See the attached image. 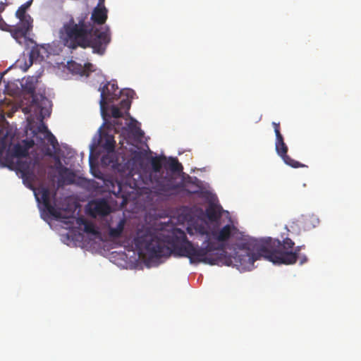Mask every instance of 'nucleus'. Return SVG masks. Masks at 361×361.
Returning a JSON list of instances; mask_svg holds the SVG:
<instances>
[{
	"instance_id": "nucleus-36",
	"label": "nucleus",
	"mask_w": 361,
	"mask_h": 361,
	"mask_svg": "<svg viewBox=\"0 0 361 361\" xmlns=\"http://www.w3.org/2000/svg\"><path fill=\"white\" fill-rule=\"evenodd\" d=\"M307 257H306L305 256H304V257L302 259V260H301L300 263H301V264H303V263H305V262H307Z\"/></svg>"
},
{
	"instance_id": "nucleus-37",
	"label": "nucleus",
	"mask_w": 361,
	"mask_h": 361,
	"mask_svg": "<svg viewBox=\"0 0 361 361\" xmlns=\"http://www.w3.org/2000/svg\"><path fill=\"white\" fill-rule=\"evenodd\" d=\"M39 164H40V163L39 162ZM36 166H38V167H41V168H42V166H41V164H39V165H37H37L35 166V168ZM42 170H43V169H42ZM42 173H44V171H42Z\"/></svg>"
},
{
	"instance_id": "nucleus-32",
	"label": "nucleus",
	"mask_w": 361,
	"mask_h": 361,
	"mask_svg": "<svg viewBox=\"0 0 361 361\" xmlns=\"http://www.w3.org/2000/svg\"><path fill=\"white\" fill-rule=\"evenodd\" d=\"M104 1L105 0H99V2L95 7L106 8L104 6Z\"/></svg>"
},
{
	"instance_id": "nucleus-1",
	"label": "nucleus",
	"mask_w": 361,
	"mask_h": 361,
	"mask_svg": "<svg viewBox=\"0 0 361 361\" xmlns=\"http://www.w3.org/2000/svg\"><path fill=\"white\" fill-rule=\"evenodd\" d=\"M195 230L200 234L207 235L204 247L195 246L188 240L185 233L179 228L176 229L171 235H164L160 231L146 226L137 229L133 243L140 256L149 266L158 265L160 259L168 257L171 254L188 257L190 263L219 264L220 257L213 252L222 251L223 247L211 241V232L207 226L197 225Z\"/></svg>"
},
{
	"instance_id": "nucleus-6",
	"label": "nucleus",
	"mask_w": 361,
	"mask_h": 361,
	"mask_svg": "<svg viewBox=\"0 0 361 361\" xmlns=\"http://www.w3.org/2000/svg\"><path fill=\"white\" fill-rule=\"evenodd\" d=\"M164 160H166V157L164 156L152 158L151 165L152 171L150 173L149 178H147L146 181L142 179V175L140 173L135 171L133 169L130 170L128 176H130L133 180V182H132L130 178L128 179L130 187L135 189H141L145 188L143 184L148 185L149 183H153L154 179L159 177L158 174L161 172L163 161Z\"/></svg>"
},
{
	"instance_id": "nucleus-7",
	"label": "nucleus",
	"mask_w": 361,
	"mask_h": 361,
	"mask_svg": "<svg viewBox=\"0 0 361 361\" xmlns=\"http://www.w3.org/2000/svg\"><path fill=\"white\" fill-rule=\"evenodd\" d=\"M43 116L40 119V123L37 129L33 131L35 142L37 147L47 156L52 157L53 151L50 149L45 140L56 149L59 146L58 141L55 136L48 130L47 126L42 121Z\"/></svg>"
},
{
	"instance_id": "nucleus-34",
	"label": "nucleus",
	"mask_w": 361,
	"mask_h": 361,
	"mask_svg": "<svg viewBox=\"0 0 361 361\" xmlns=\"http://www.w3.org/2000/svg\"><path fill=\"white\" fill-rule=\"evenodd\" d=\"M5 10V5L3 2H0V14Z\"/></svg>"
},
{
	"instance_id": "nucleus-2",
	"label": "nucleus",
	"mask_w": 361,
	"mask_h": 361,
	"mask_svg": "<svg viewBox=\"0 0 361 361\" xmlns=\"http://www.w3.org/2000/svg\"><path fill=\"white\" fill-rule=\"evenodd\" d=\"M294 245L289 238L282 241L271 238H245L237 244L239 250L235 252L234 262L243 269H250L261 257L274 264H293L296 262L300 251L305 247V245H299L293 250Z\"/></svg>"
},
{
	"instance_id": "nucleus-4",
	"label": "nucleus",
	"mask_w": 361,
	"mask_h": 361,
	"mask_svg": "<svg viewBox=\"0 0 361 361\" xmlns=\"http://www.w3.org/2000/svg\"><path fill=\"white\" fill-rule=\"evenodd\" d=\"M35 145L34 140H23L12 147V138L5 134L0 137V161L11 170L20 174L23 183L32 187L36 176L35 166L39 165V160H32L27 157L29 149Z\"/></svg>"
},
{
	"instance_id": "nucleus-31",
	"label": "nucleus",
	"mask_w": 361,
	"mask_h": 361,
	"mask_svg": "<svg viewBox=\"0 0 361 361\" xmlns=\"http://www.w3.org/2000/svg\"><path fill=\"white\" fill-rule=\"evenodd\" d=\"M274 133L276 135V140H283V137L281 133L280 129H276V130H274Z\"/></svg>"
},
{
	"instance_id": "nucleus-25",
	"label": "nucleus",
	"mask_w": 361,
	"mask_h": 361,
	"mask_svg": "<svg viewBox=\"0 0 361 361\" xmlns=\"http://www.w3.org/2000/svg\"><path fill=\"white\" fill-rule=\"evenodd\" d=\"M111 116L115 118H122L123 114L121 111V109L116 106H112L111 109Z\"/></svg>"
},
{
	"instance_id": "nucleus-8",
	"label": "nucleus",
	"mask_w": 361,
	"mask_h": 361,
	"mask_svg": "<svg viewBox=\"0 0 361 361\" xmlns=\"http://www.w3.org/2000/svg\"><path fill=\"white\" fill-rule=\"evenodd\" d=\"M152 188L158 195L169 196L183 187V183H175L172 177L163 176L162 174L154 179Z\"/></svg>"
},
{
	"instance_id": "nucleus-26",
	"label": "nucleus",
	"mask_w": 361,
	"mask_h": 361,
	"mask_svg": "<svg viewBox=\"0 0 361 361\" xmlns=\"http://www.w3.org/2000/svg\"><path fill=\"white\" fill-rule=\"evenodd\" d=\"M131 106V100L128 99H123L119 104V108L125 111H128Z\"/></svg>"
},
{
	"instance_id": "nucleus-19",
	"label": "nucleus",
	"mask_w": 361,
	"mask_h": 361,
	"mask_svg": "<svg viewBox=\"0 0 361 361\" xmlns=\"http://www.w3.org/2000/svg\"><path fill=\"white\" fill-rule=\"evenodd\" d=\"M206 215L209 221H216L221 216V212L215 205L210 204L206 209Z\"/></svg>"
},
{
	"instance_id": "nucleus-9",
	"label": "nucleus",
	"mask_w": 361,
	"mask_h": 361,
	"mask_svg": "<svg viewBox=\"0 0 361 361\" xmlns=\"http://www.w3.org/2000/svg\"><path fill=\"white\" fill-rule=\"evenodd\" d=\"M240 234L237 228L233 224H227L219 229H213L211 231L212 238L218 241L223 247L222 251H214V255L217 254L220 257V261L221 260V255L224 252V243L228 241L231 238H238V235ZM218 245V244H216Z\"/></svg>"
},
{
	"instance_id": "nucleus-27",
	"label": "nucleus",
	"mask_w": 361,
	"mask_h": 361,
	"mask_svg": "<svg viewBox=\"0 0 361 361\" xmlns=\"http://www.w3.org/2000/svg\"><path fill=\"white\" fill-rule=\"evenodd\" d=\"M129 128L135 136L141 137L143 135V132L140 127L137 126L136 124L131 123L129 126Z\"/></svg>"
},
{
	"instance_id": "nucleus-14",
	"label": "nucleus",
	"mask_w": 361,
	"mask_h": 361,
	"mask_svg": "<svg viewBox=\"0 0 361 361\" xmlns=\"http://www.w3.org/2000/svg\"><path fill=\"white\" fill-rule=\"evenodd\" d=\"M107 14L108 10L106 8L94 7L92 12L90 20H92L94 24L103 25L107 20Z\"/></svg>"
},
{
	"instance_id": "nucleus-5",
	"label": "nucleus",
	"mask_w": 361,
	"mask_h": 361,
	"mask_svg": "<svg viewBox=\"0 0 361 361\" xmlns=\"http://www.w3.org/2000/svg\"><path fill=\"white\" fill-rule=\"evenodd\" d=\"M32 1H27L21 5L16 12V17L19 19V23L15 25V28L13 30V37L20 44H22L21 39H25L32 30L33 20L29 14L26 13Z\"/></svg>"
},
{
	"instance_id": "nucleus-21",
	"label": "nucleus",
	"mask_w": 361,
	"mask_h": 361,
	"mask_svg": "<svg viewBox=\"0 0 361 361\" xmlns=\"http://www.w3.org/2000/svg\"><path fill=\"white\" fill-rule=\"evenodd\" d=\"M123 187L120 182H118L116 187L114 186L113 190L116 197L122 198V204H126L128 198V195L123 191Z\"/></svg>"
},
{
	"instance_id": "nucleus-15",
	"label": "nucleus",
	"mask_w": 361,
	"mask_h": 361,
	"mask_svg": "<svg viewBox=\"0 0 361 361\" xmlns=\"http://www.w3.org/2000/svg\"><path fill=\"white\" fill-rule=\"evenodd\" d=\"M70 68L81 76H88L90 73L94 71V66L90 63H87L84 66L74 63L70 65Z\"/></svg>"
},
{
	"instance_id": "nucleus-11",
	"label": "nucleus",
	"mask_w": 361,
	"mask_h": 361,
	"mask_svg": "<svg viewBox=\"0 0 361 361\" xmlns=\"http://www.w3.org/2000/svg\"><path fill=\"white\" fill-rule=\"evenodd\" d=\"M37 201L42 202V204L48 213L56 219L65 218L61 211L51 204V192L48 188L41 187L38 188L37 193H35Z\"/></svg>"
},
{
	"instance_id": "nucleus-20",
	"label": "nucleus",
	"mask_w": 361,
	"mask_h": 361,
	"mask_svg": "<svg viewBox=\"0 0 361 361\" xmlns=\"http://www.w3.org/2000/svg\"><path fill=\"white\" fill-rule=\"evenodd\" d=\"M115 144L114 137L111 135L106 134L104 137V142L102 146L107 152H111L114 150Z\"/></svg>"
},
{
	"instance_id": "nucleus-33",
	"label": "nucleus",
	"mask_w": 361,
	"mask_h": 361,
	"mask_svg": "<svg viewBox=\"0 0 361 361\" xmlns=\"http://www.w3.org/2000/svg\"><path fill=\"white\" fill-rule=\"evenodd\" d=\"M272 125L274 126V130H276V129H280V123H279L273 122Z\"/></svg>"
},
{
	"instance_id": "nucleus-13",
	"label": "nucleus",
	"mask_w": 361,
	"mask_h": 361,
	"mask_svg": "<svg viewBox=\"0 0 361 361\" xmlns=\"http://www.w3.org/2000/svg\"><path fill=\"white\" fill-rule=\"evenodd\" d=\"M275 147L277 154L283 159L286 164L293 168L306 167L307 166L300 162L294 160L288 155V146L284 142V140H276Z\"/></svg>"
},
{
	"instance_id": "nucleus-28",
	"label": "nucleus",
	"mask_w": 361,
	"mask_h": 361,
	"mask_svg": "<svg viewBox=\"0 0 361 361\" xmlns=\"http://www.w3.org/2000/svg\"><path fill=\"white\" fill-rule=\"evenodd\" d=\"M129 128L135 136L141 137L143 135V132L140 127L137 126L136 124L131 123L129 126Z\"/></svg>"
},
{
	"instance_id": "nucleus-29",
	"label": "nucleus",
	"mask_w": 361,
	"mask_h": 361,
	"mask_svg": "<svg viewBox=\"0 0 361 361\" xmlns=\"http://www.w3.org/2000/svg\"><path fill=\"white\" fill-rule=\"evenodd\" d=\"M121 95H126V99H128L130 100H131V99L133 98V96L135 94V92L133 90H130V89H124V90H121Z\"/></svg>"
},
{
	"instance_id": "nucleus-22",
	"label": "nucleus",
	"mask_w": 361,
	"mask_h": 361,
	"mask_svg": "<svg viewBox=\"0 0 361 361\" xmlns=\"http://www.w3.org/2000/svg\"><path fill=\"white\" fill-rule=\"evenodd\" d=\"M52 157H54L55 160V164L53 168L56 169V171L58 172V174L61 173V171L67 172L68 168L63 165L60 158L57 156H54V154Z\"/></svg>"
},
{
	"instance_id": "nucleus-23",
	"label": "nucleus",
	"mask_w": 361,
	"mask_h": 361,
	"mask_svg": "<svg viewBox=\"0 0 361 361\" xmlns=\"http://www.w3.org/2000/svg\"><path fill=\"white\" fill-rule=\"evenodd\" d=\"M15 28V25H8L2 18L0 14V29L4 31L9 32L13 37V30Z\"/></svg>"
},
{
	"instance_id": "nucleus-16",
	"label": "nucleus",
	"mask_w": 361,
	"mask_h": 361,
	"mask_svg": "<svg viewBox=\"0 0 361 361\" xmlns=\"http://www.w3.org/2000/svg\"><path fill=\"white\" fill-rule=\"evenodd\" d=\"M164 166L166 169H169L172 172H180L183 171V166L179 163L178 160L176 157H169L168 159H166Z\"/></svg>"
},
{
	"instance_id": "nucleus-30",
	"label": "nucleus",
	"mask_w": 361,
	"mask_h": 361,
	"mask_svg": "<svg viewBox=\"0 0 361 361\" xmlns=\"http://www.w3.org/2000/svg\"><path fill=\"white\" fill-rule=\"evenodd\" d=\"M274 133L276 135V140H283V137L281 133L280 129H276V130H274Z\"/></svg>"
},
{
	"instance_id": "nucleus-17",
	"label": "nucleus",
	"mask_w": 361,
	"mask_h": 361,
	"mask_svg": "<svg viewBox=\"0 0 361 361\" xmlns=\"http://www.w3.org/2000/svg\"><path fill=\"white\" fill-rule=\"evenodd\" d=\"M126 222V219L124 218H122L120 219V221H118L115 228L110 227L109 229V236L112 238H120L124 230Z\"/></svg>"
},
{
	"instance_id": "nucleus-12",
	"label": "nucleus",
	"mask_w": 361,
	"mask_h": 361,
	"mask_svg": "<svg viewBox=\"0 0 361 361\" xmlns=\"http://www.w3.org/2000/svg\"><path fill=\"white\" fill-rule=\"evenodd\" d=\"M90 216L92 217L105 216L111 212V208L108 201L104 198H99L90 202L87 206Z\"/></svg>"
},
{
	"instance_id": "nucleus-18",
	"label": "nucleus",
	"mask_w": 361,
	"mask_h": 361,
	"mask_svg": "<svg viewBox=\"0 0 361 361\" xmlns=\"http://www.w3.org/2000/svg\"><path fill=\"white\" fill-rule=\"evenodd\" d=\"M59 184H72L75 180V173L68 168L67 172L61 171L59 174Z\"/></svg>"
},
{
	"instance_id": "nucleus-24",
	"label": "nucleus",
	"mask_w": 361,
	"mask_h": 361,
	"mask_svg": "<svg viewBox=\"0 0 361 361\" xmlns=\"http://www.w3.org/2000/svg\"><path fill=\"white\" fill-rule=\"evenodd\" d=\"M84 224V231L87 233L95 234L97 231L95 229L94 225L89 221L85 220H82Z\"/></svg>"
},
{
	"instance_id": "nucleus-3",
	"label": "nucleus",
	"mask_w": 361,
	"mask_h": 361,
	"mask_svg": "<svg viewBox=\"0 0 361 361\" xmlns=\"http://www.w3.org/2000/svg\"><path fill=\"white\" fill-rule=\"evenodd\" d=\"M59 37L63 45L69 49L91 47L99 55L104 54L111 42L109 27L94 30L89 20V13L86 11L75 16L66 14L59 30Z\"/></svg>"
},
{
	"instance_id": "nucleus-35",
	"label": "nucleus",
	"mask_w": 361,
	"mask_h": 361,
	"mask_svg": "<svg viewBox=\"0 0 361 361\" xmlns=\"http://www.w3.org/2000/svg\"><path fill=\"white\" fill-rule=\"evenodd\" d=\"M34 90H35V88H34L33 87H32V86H30V87H29L27 88V91H28L29 92H30V93H32V92H34Z\"/></svg>"
},
{
	"instance_id": "nucleus-10",
	"label": "nucleus",
	"mask_w": 361,
	"mask_h": 361,
	"mask_svg": "<svg viewBox=\"0 0 361 361\" xmlns=\"http://www.w3.org/2000/svg\"><path fill=\"white\" fill-rule=\"evenodd\" d=\"M99 90L101 92L99 104L102 111H104L108 102L118 99L121 93L116 81L108 82Z\"/></svg>"
}]
</instances>
